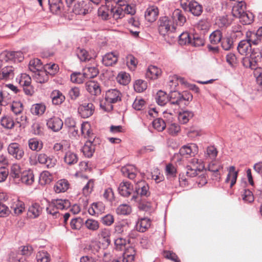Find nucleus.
I'll return each mask as SVG.
<instances>
[{
    "instance_id": "1",
    "label": "nucleus",
    "mask_w": 262,
    "mask_h": 262,
    "mask_svg": "<svg viewBox=\"0 0 262 262\" xmlns=\"http://www.w3.org/2000/svg\"><path fill=\"white\" fill-rule=\"evenodd\" d=\"M177 85L176 77L170 76L169 81L166 85V92H165V95L168 92L167 100L165 102V106L171 107L172 110L168 111L167 108L165 110V115L168 114L172 116L173 113L179 107L187 106L192 100L193 96L191 93L184 91L180 93L177 91L176 90Z\"/></svg>"
},
{
    "instance_id": "2",
    "label": "nucleus",
    "mask_w": 262,
    "mask_h": 262,
    "mask_svg": "<svg viewBox=\"0 0 262 262\" xmlns=\"http://www.w3.org/2000/svg\"><path fill=\"white\" fill-rule=\"evenodd\" d=\"M204 168V165L201 160L194 158L190 165L185 168L184 173L179 175V181L181 186H186L188 185V178H193L199 174Z\"/></svg>"
},
{
    "instance_id": "3",
    "label": "nucleus",
    "mask_w": 262,
    "mask_h": 262,
    "mask_svg": "<svg viewBox=\"0 0 262 262\" xmlns=\"http://www.w3.org/2000/svg\"><path fill=\"white\" fill-rule=\"evenodd\" d=\"M259 57H256L254 55L251 58H243V65L246 68H250L254 70V75L256 79L258 85L262 89V68L259 67Z\"/></svg>"
},
{
    "instance_id": "4",
    "label": "nucleus",
    "mask_w": 262,
    "mask_h": 262,
    "mask_svg": "<svg viewBox=\"0 0 262 262\" xmlns=\"http://www.w3.org/2000/svg\"><path fill=\"white\" fill-rule=\"evenodd\" d=\"M13 210L15 214L19 215L25 210V204L22 202L18 200L14 202L11 206V210L5 205L0 202V217H6L8 216Z\"/></svg>"
},
{
    "instance_id": "5",
    "label": "nucleus",
    "mask_w": 262,
    "mask_h": 262,
    "mask_svg": "<svg viewBox=\"0 0 262 262\" xmlns=\"http://www.w3.org/2000/svg\"><path fill=\"white\" fill-rule=\"evenodd\" d=\"M150 194L148 185L145 181L138 182L135 186V191L130 200L134 202H140L142 197H147Z\"/></svg>"
},
{
    "instance_id": "6",
    "label": "nucleus",
    "mask_w": 262,
    "mask_h": 262,
    "mask_svg": "<svg viewBox=\"0 0 262 262\" xmlns=\"http://www.w3.org/2000/svg\"><path fill=\"white\" fill-rule=\"evenodd\" d=\"M106 111H112L113 103H117L121 100V93L117 89H111L106 92L105 96Z\"/></svg>"
},
{
    "instance_id": "7",
    "label": "nucleus",
    "mask_w": 262,
    "mask_h": 262,
    "mask_svg": "<svg viewBox=\"0 0 262 262\" xmlns=\"http://www.w3.org/2000/svg\"><path fill=\"white\" fill-rule=\"evenodd\" d=\"M92 10V4L88 1L76 3L73 8V12L76 15H85Z\"/></svg>"
},
{
    "instance_id": "8",
    "label": "nucleus",
    "mask_w": 262,
    "mask_h": 262,
    "mask_svg": "<svg viewBox=\"0 0 262 262\" xmlns=\"http://www.w3.org/2000/svg\"><path fill=\"white\" fill-rule=\"evenodd\" d=\"M8 154L16 160H20L24 156V150L21 146L16 143L12 142L7 147Z\"/></svg>"
},
{
    "instance_id": "9",
    "label": "nucleus",
    "mask_w": 262,
    "mask_h": 262,
    "mask_svg": "<svg viewBox=\"0 0 262 262\" xmlns=\"http://www.w3.org/2000/svg\"><path fill=\"white\" fill-rule=\"evenodd\" d=\"M95 111V106L92 103L83 102L78 108L79 115L83 118H88L91 116Z\"/></svg>"
},
{
    "instance_id": "10",
    "label": "nucleus",
    "mask_w": 262,
    "mask_h": 262,
    "mask_svg": "<svg viewBox=\"0 0 262 262\" xmlns=\"http://www.w3.org/2000/svg\"><path fill=\"white\" fill-rule=\"evenodd\" d=\"M135 249L130 247L126 249L121 256L113 259L111 262H135Z\"/></svg>"
},
{
    "instance_id": "11",
    "label": "nucleus",
    "mask_w": 262,
    "mask_h": 262,
    "mask_svg": "<svg viewBox=\"0 0 262 262\" xmlns=\"http://www.w3.org/2000/svg\"><path fill=\"white\" fill-rule=\"evenodd\" d=\"M37 162L48 168H51L55 166L57 160L53 156H48L45 153H40L37 155Z\"/></svg>"
},
{
    "instance_id": "12",
    "label": "nucleus",
    "mask_w": 262,
    "mask_h": 262,
    "mask_svg": "<svg viewBox=\"0 0 262 262\" xmlns=\"http://www.w3.org/2000/svg\"><path fill=\"white\" fill-rule=\"evenodd\" d=\"M198 152V147L194 143L183 145L179 150L180 155L185 158L194 156Z\"/></svg>"
},
{
    "instance_id": "13",
    "label": "nucleus",
    "mask_w": 262,
    "mask_h": 262,
    "mask_svg": "<svg viewBox=\"0 0 262 262\" xmlns=\"http://www.w3.org/2000/svg\"><path fill=\"white\" fill-rule=\"evenodd\" d=\"M247 39L241 40L238 45L237 49L241 55H247L251 52V44H252L251 40H250V34L248 32L246 34Z\"/></svg>"
},
{
    "instance_id": "14",
    "label": "nucleus",
    "mask_w": 262,
    "mask_h": 262,
    "mask_svg": "<svg viewBox=\"0 0 262 262\" xmlns=\"http://www.w3.org/2000/svg\"><path fill=\"white\" fill-rule=\"evenodd\" d=\"M70 206V202L68 200H53L49 203V208L48 209V211L51 213V208H56L57 210H63L68 209Z\"/></svg>"
},
{
    "instance_id": "15",
    "label": "nucleus",
    "mask_w": 262,
    "mask_h": 262,
    "mask_svg": "<svg viewBox=\"0 0 262 262\" xmlns=\"http://www.w3.org/2000/svg\"><path fill=\"white\" fill-rule=\"evenodd\" d=\"M133 186L128 182H123L121 183L118 187V191L120 194L124 197H128L133 193Z\"/></svg>"
},
{
    "instance_id": "16",
    "label": "nucleus",
    "mask_w": 262,
    "mask_h": 262,
    "mask_svg": "<svg viewBox=\"0 0 262 262\" xmlns=\"http://www.w3.org/2000/svg\"><path fill=\"white\" fill-rule=\"evenodd\" d=\"M15 68L11 66H7L0 70V80H8L13 79L14 76Z\"/></svg>"
},
{
    "instance_id": "17",
    "label": "nucleus",
    "mask_w": 262,
    "mask_h": 262,
    "mask_svg": "<svg viewBox=\"0 0 262 262\" xmlns=\"http://www.w3.org/2000/svg\"><path fill=\"white\" fill-rule=\"evenodd\" d=\"M85 88L87 91L92 95L98 96L101 92L100 84L95 81H90L85 83Z\"/></svg>"
},
{
    "instance_id": "18",
    "label": "nucleus",
    "mask_w": 262,
    "mask_h": 262,
    "mask_svg": "<svg viewBox=\"0 0 262 262\" xmlns=\"http://www.w3.org/2000/svg\"><path fill=\"white\" fill-rule=\"evenodd\" d=\"M47 125L53 131L58 132L62 127L63 122L59 118L53 117L47 120Z\"/></svg>"
},
{
    "instance_id": "19",
    "label": "nucleus",
    "mask_w": 262,
    "mask_h": 262,
    "mask_svg": "<svg viewBox=\"0 0 262 262\" xmlns=\"http://www.w3.org/2000/svg\"><path fill=\"white\" fill-rule=\"evenodd\" d=\"M23 172L21 167L18 164H13L10 169V178L14 180L16 183H19V178Z\"/></svg>"
},
{
    "instance_id": "20",
    "label": "nucleus",
    "mask_w": 262,
    "mask_h": 262,
    "mask_svg": "<svg viewBox=\"0 0 262 262\" xmlns=\"http://www.w3.org/2000/svg\"><path fill=\"white\" fill-rule=\"evenodd\" d=\"M113 8L108 5H102L98 10V15L103 20H107L111 17Z\"/></svg>"
},
{
    "instance_id": "21",
    "label": "nucleus",
    "mask_w": 262,
    "mask_h": 262,
    "mask_svg": "<svg viewBox=\"0 0 262 262\" xmlns=\"http://www.w3.org/2000/svg\"><path fill=\"white\" fill-rule=\"evenodd\" d=\"M118 55L115 52L106 53L102 57V63L106 67L112 66L118 61Z\"/></svg>"
},
{
    "instance_id": "22",
    "label": "nucleus",
    "mask_w": 262,
    "mask_h": 262,
    "mask_svg": "<svg viewBox=\"0 0 262 262\" xmlns=\"http://www.w3.org/2000/svg\"><path fill=\"white\" fill-rule=\"evenodd\" d=\"M158 9L155 6L149 7L145 12V18L149 22H153L157 18Z\"/></svg>"
},
{
    "instance_id": "23",
    "label": "nucleus",
    "mask_w": 262,
    "mask_h": 262,
    "mask_svg": "<svg viewBox=\"0 0 262 262\" xmlns=\"http://www.w3.org/2000/svg\"><path fill=\"white\" fill-rule=\"evenodd\" d=\"M34 181V176L33 171L31 170H23L19 178V182H21L26 185H31Z\"/></svg>"
},
{
    "instance_id": "24",
    "label": "nucleus",
    "mask_w": 262,
    "mask_h": 262,
    "mask_svg": "<svg viewBox=\"0 0 262 262\" xmlns=\"http://www.w3.org/2000/svg\"><path fill=\"white\" fill-rule=\"evenodd\" d=\"M246 5L245 2L241 1L236 2L233 6L232 14L235 17L239 16L240 14H243L246 10Z\"/></svg>"
},
{
    "instance_id": "25",
    "label": "nucleus",
    "mask_w": 262,
    "mask_h": 262,
    "mask_svg": "<svg viewBox=\"0 0 262 262\" xmlns=\"http://www.w3.org/2000/svg\"><path fill=\"white\" fill-rule=\"evenodd\" d=\"M237 171H235L234 166H230L228 169V173L225 180L226 183L230 184V188L235 184L237 180Z\"/></svg>"
},
{
    "instance_id": "26",
    "label": "nucleus",
    "mask_w": 262,
    "mask_h": 262,
    "mask_svg": "<svg viewBox=\"0 0 262 262\" xmlns=\"http://www.w3.org/2000/svg\"><path fill=\"white\" fill-rule=\"evenodd\" d=\"M118 6L123 7L124 12L127 14L133 15L135 13V8L128 4V0H114Z\"/></svg>"
},
{
    "instance_id": "27",
    "label": "nucleus",
    "mask_w": 262,
    "mask_h": 262,
    "mask_svg": "<svg viewBox=\"0 0 262 262\" xmlns=\"http://www.w3.org/2000/svg\"><path fill=\"white\" fill-rule=\"evenodd\" d=\"M170 37L172 38L179 37V42L181 45H185L187 43L191 44V36L187 32H183L180 35L174 34L170 36Z\"/></svg>"
},
{
    "instance_id": "28",
    "label": "nucleus",
    "mask_w": 262,
    "mask_h": 262,
    "mask_svg": "<svg viewBox=\"0 0 262 262\" xmlns=\"http://www.w3.org/2000/svg\"><path fill=\"white\" fill-rule=\"evenodd\" d=\"M193 115L194 114L192 111L183 110L179 113L178 119L181 123L186 124L193 117Z\"/></svg>"
},
{
    "instance_id": "29",
    "label": "nucleus",
    "mask_w": 262,
    "mask_h": 262,
    "mask_svg": "<svg viewBox=\"0 0 262 262\" xmlns=\"http://www.w3.org/2000/svg\"><path fill=\"white\" fill-rule=\"evenodd\" d=\"M121 171L124 176L130 179H134L136 177L137 170L134 165H128L124 166L121 168Z\"/></svg>"
},
{
    "instance_id": "30",
    "label": "nucleus",
    "mask_w": 262,
    "mask_h": 262,
    "mask_svg": "<svg viewBox=\"0 0 262 262\" xmlns=\"http://www.w3.org/2000/svg\"><path fill=\"white\" fill-rule=\"evenodd\" d=\"M236 17L239 18V21L243 25H250L253 23L254 20V15L252 13L246 11L243 14L239 15Z\"/></svg>"
},
{
    "instance_id": "31",
    "label": "nucleus",
    "mask_w": 262,
    "mask_h": 262,
    "mask_svg": "<svg viewBox=\"0 0 262 262\" xmlns=\"http://www.w3.org/2000/svg\"><path fill=\"white\" fill-rule=\"evenodd\" d=\"M250 34V40L254 45H258L262 40V26L259 27L258 30L255 32H249Z\"/></svg>"
},
{
    "instance_id": "32",
    "label": "nucleus",
    "mask_w": 262,
    "mask_h": 262,
    "mask_svg": "<svg viewBox=\"0 0 262 262\" xmlns=\"http://www.w3.org/2000/svg\"><path fill=\"white\" fill-rule=\"evenodd\" d=\"M150 224L151 221L149 219H141L136 224V230L139 232H144L150 226Z\"/></svg>"
},
{
    "instance_id": "33",
    "label": "nucleus",
    "mask_w": 262,
    "mask_h": 262,
    "mask_svg": "<svg viewBox=\"0 0 262 262\" xmlns=\"http://www.w3.org/2000/svg\"><path fill=\"white\" fill-rule=\"evenodd\" d=\"M51 98L53 104L55 105H60L65 100L64 96L60 91L57 90L53 91L51 94Z\"/></svg>"
},
{
    "instance_id": "34",
    "label": "nucleus",
    "mask_w": 262,
    "mask_h": 262,
    "mask_svg": "<svg viewBox=\"0 0 262 262\" xmlns=\"http://www.w3.org/2000/svg\"><path fill=\"white\" fill-rule=\"evenodd\" d=\"M69 187V183L67 180L61 179L58 180L55 184L54 189L56 193L64 192Z\"/></svg>"
},
{
    "instance_id": "35",
    "label": "nucleus",
    "mask_w": 262,
    "mask_h": 262,
    "mask_svg": "<svg viewBox=\"0 0 262 262\" xmlns=\"http://www.w3.org/2000/svg\"><path fill=\"white\" fill-rule=\"evenodd\" d=\"M202 6L199 3L195 1H191L189 2L188 12H190L194 16H199L202 14Z\"/></svg>"
},
{
    "instance_id": "36",
    "label": "nucleus",
    "mask_w": 262,
    "mask_h": 262,
    "mask_svg": "<svg viewBox=\"0 0 262 262\" xmlns=\"http://www.w3.org/2000/svg\"><path fill=\"white\" fill-rule=\"evenodd\" d=\"M222 169H223V166L215 161L211 162L208 165V170L213 173V176L216 180L220 178L219 171Z\"/></svg>"
},
{
    "instance_id": "37",
    "label": "nucleus",
    "mask_w": 262,
    "mask_h": 262,
    "mask_svg": "<svg viewBox=\"0 0 262 262\" xmlns=\"http://www.w3.org/2000/svg\"><path fill=\"white\" fill-rule=\"evenodd\" d=\"M83 73L85 78L90 79L96 77L98 74L99 71L94 66H88L83 69Z\"/></svg>"
},
{
    "instance_id": "38",
    "label": "nucleus",
    "mask_w": 262,
    "mask_h": 262,
    "mask_svg": "<svg viewBox=\"0 0 262 262\" xmlns=\"http://www.w3.org/2000/svg\"><path fill=\"white\" fill-rule=\"evenodd\" d=\"M95 151V145L93 143L89 141H87L82 148V152L85 157L91 158Z\"/></svg>"
},
{
    "instance_id": "39",
    "label": "nucleus",
    "mask_w": 262,
    "mask_h": 262,
    "mask_svg": "<svg viewBox=\"0 0 262 262\" xmlns=\"http://www.w3.org/2000/svg\"><path fill=\"white\" fill-rule=\"evenodd\" d=\"M104 206L101 202L93 203L88 209L90 214L94 215L98 214L104 210Z\"/></svg>"
},
{
    "instance_id": "40",
    "label": "nucleus",
    "mask_w": 262,
    "mask_h": 262,
    "mask_svg": "<svg viewBox=\"0 0 262 262\" xmlns=\"http://www.w3.org/2000/svg\"><path fill=\"white\" fill-rule=\"evenodd\" d=\"M8 60H13L14 62H20L24 58L23 54L20 51H5Z\"/></svg>"
},
{
    "instance_id": "41",
    "label": "nucleus",
    "mask_w": 262,
    "mask_h": 262,
    "mask_svg": "<svg viewBox=\"0 0 262 262\" xmlns=\"http://www.w3.org/2000/svg\"><path fill=\"white\" fill-rule=\"evenodd\" d=\"M161 74V70L159 69L157 67L155 66H150L146 73V77L150 79H155L158 77Z\"/></svg>"
},
{
    "instance_id": "42",
    "label": "nucleus",
    "mask_w": 262,
    "mask_h": 262,
    "mask_svg": "<svg viewBox=\"0 0 262 262\" xmlns=\"http://www.w3.org/2000/svg\"><path fill=\"white\" fill-rule=\"evenodd\" d=\"M223 38L222 32L220 30L213 31L209 35V41L212 45H216L220 43Z\"/></svg>"
},
{
    "instance_id": "43",
    "label": "nucleus",
    "mask_w": 262,
    "mask_h": 262,
    "mask_svg": "<svg viewBox=\"0 0 262 262\" xmlns=\"http://www.w3.org/2000/svg\"><path fill=\"white\" fill-rule=\"evenodd\" d=\"M43 68L40 59L38 58L33 59L30 61L29 64V69L33 73H35L42 70Z\"/></svg>"
},
{
    "instance_id": "44",
    "label": "nucleus",
    "mask_w": 262,
    "mask_h": 262,
    "mask_svg": "<svg viewBox=\"0 0 262 262\" xmlns=\"http://www.w3.org/2000/svg\"><path fill=\"white\" fill-rule=\"evenodd\" d=\"M41 212V208L37 203L32 204L28 209V215L31 218L38 217Z\"/></svg>"
},
{
    "instance_id": "45",
    "label": "nucleus",
    "mask_w": 262,
    "mask_h": 262,
    "mask_svg": "<svg viewBox=\"0 0 262 262\" xmlns=\"http://www.w3.org/2000/svg\"><path fill=\"white\" fill-rule=\"evenodd\" d=\"M78 158L76 154L71 151L66 152L64 157V161L68 165H74L78 162Z\"/></svg>"
},
{
    "instance_id": "46",
    "label": "nucleus",
    "mask_w": 262,
    "mask_h": 262,
    "mask_svg": "<svg viewBox=\"0 0 262 262\" xmlns=\"http://www.w3.org/2000/svg\"><path fill=\"white\" fill-rule=\"evenodd\" d=\"M236 39L232 36H227L221 40V46L222 48L225 51L230 50L233 46V42Z\"/></svg>"
},
{
    "instance_id": "47",
    "label": "nucleus",
    "mask_w": 262,
    "mask_h": 262,
    "mask_svg": "<svg viewBox=\"0 0 262 262\" xmlns=\"http://www.w3.org/2000/svg\"><path fill=\"white\" fill-rule=\"evenodd\" d=\"M28 146L30 149L33 151H39L43 146L41 141L36 138H32L28 141Z\"/></svg>"
},
{
    "instance_id": "48",
    "label": "nucleus",
    "mask_w": 262,
    "mask_h": 262,
    "mask_svg": "<svg viewBox=\"0 0 262 262\" xmlns=\"http://www.w3.org/2000/svg\"><path fill=\"white\" fill-rule=\"evenodd\" d=\"M37 262H50L51 257L49 253L45 250H39L36 254Z\"/></svg>"
},
{
    "instance_id": "49",
    "label": "nucleus",
    "mask_w": 262,
    "mask_h": 262,
    "mask_svg": "<svg viewBox=\"0 0 262 262\" xmlns=\"http://www.w3.org/2000/svg\"><path fill=\"white\" fill-rule=\"evenodd\" d=\"M98 236L103 239V241L107 244V245L111 243V230L108 228H102L99 233Z\"/></svg>"
},
{
    "instance_id": "50",
    "label": "nucleus",
    "mask_w": 262,
    "mask_h": 262,
    "mask_svg": "<svg viewBox=\"0 0 262 262\" xmlns=\"http://www.w3.org/2000/svg\"><path fill=\"white\" fill-rule=\"evenodd\" d=\"M165 170L168 179L172 180L173 179L176 177L177 169L173 164H167L166 165Z\"/></svg>"
},
{
    "instance_id": "51",
    "label": "nucleus",
    "mask_w": 262,
    "mask_h": 262,
    "mask_svg": "<svg viewBox=\"0 0 262 262\" xmlns=\"http://www.w3.org/2000/svg\"><path fill=\"white\" fill-rule=\"evenodd\" d=\"M16 81L22 86L31 84L30 76L26 73L21 74L18 77L16 78Z\"/></svg>"
},
{
    "instance_id": "52",
    "label": "nucleus",
    "mask_w": 262,
    "mask_h": 262,
    "mask_svg": "<svg viewBox=\"0 0 262 262\" xmlns=\"http://www.w3.org/2000/svg\"><path fill=\"white\" fill-rule=\"evenodd\" d=\"M1 125L5 128L11 129L14 125L13 119L9 116H4L1 119Z\"/></svg>"
},
{
    "instance_id": "53",
    "label": "nucleus",
    "mask_w": 262,
    "mask_h": 262,
    "mask_svg": "<svg viewBox=\"0 0 262 262\" xmlns=\"http://www.w3.org/2000/svg\"><path fill=\"white\" fill-rule=\"evenodd\" d=\"M46 110L45 105L40 103L33 104L31 108V112L33 115H40L44 113Z\"/></svg>"
},
{
    "instance_id": "54",
    "label": "nucleus",
    "mask_w": 262,
    "mask_h": 262,
    "mask_svg": "<svg viewBox=\"0 0 262 262\" xmlns=\"http://www.w3.org/2000/svg\"><path fill=\"white\" fill-rule=\"evenodd\" d=\"M116 212L118 215H126L132 212L131 207L127 204H121L116 209Z\"/></svg>"
},
{
    "instance_id": "55",
    "label": "nucleus",
    "mask_w": 262,
    "mask_h": 262,
    "mask_svg": "<svg viewBox=\"0 0 262 262\" xmlns=\"http://www.w3.org/2000/svg\"><path fill=\"white\" fill-rule=\"evenodd\" d=\"M34 73L33 76L37 83H44L48 79L47 74L45 71L41 70Z\"/></svg>"
},
{
    "instance_id": "56",
    "label": "nucleus",
    "mask_w": 262,
    "mask_h": 262,
    "mask_svg": "<svg viewBox=\"0 0 262 262\" xmlns=\"http://www.w3.org/2000/svg\"><path fill=\"white\" fill-rule=\"evenodd\" d=\"M117 5L111 4V8H113L111 17L112 16L116 19L121 18L122 16L123 12H124L123 7L119 6L116 8Z\"/></svg>"
},
{
    "instance_id": "57",
    "label": "nucleus",
    "mask_w": 262,
    "mask_h": 262,
    "mask_svg": "<svg viewBox=\"0 0 262 262\" xmlns=\"http://www.w3.org/2000/svg\"><path fill=\"white\" fill-rule=\"evenodd\" d=\"M49 4L53 13H57L62 6L61 0H49Z\"/></svg>"
},
{
    "instance_id": "58",
    "label": "nucleus",
    "mask_w": 262,
    "mask_h": 262,
    "mask_svg": "<svg viewBox=\"0 0 262 262\" xmlns=\"http://www.w3.org/2000/svg\"><path fill=\"white\" fill-rule=\"evenodd\" d=\"M191 44L195 47H200L204 45L205 39L204 36L197 34L192 35Z\"/></svg>"
},
{
    "instance_id": "59",
    "label": "nucleus",
    "mask_w": 262,
    "mask_h": 262,
    "mask_svg": "<svg viewBox=\"0 0 262 262\" xmlns=\"http://www.w3.org/2000/svg\"><path fill=\"white\" fill-rule=\"evenodd\" d=\"M86 227L90 230L95 231L99 228V222L95 220L89 219L85 222Z\"/></svg>"
},
{
    "instance_id": "60",
    "label": "nucleus",
    "mask_w": 262,
    "mask_h": 262,
    "mask_svg": "<svg viewBox=\"0 0 262 262\" xmlns=\"http://www.w3.org/2000/svg\"><path fill=\"white\" fill-rule=\"evenodd\" d=\"M243 27L239 25H236L232 26L231 36H232L235 39L237 38H240L243 35Z\"/></svg>"
},
{
    "instance_id": "61",
    "label": "nucleus",
    "mask_w": 262,
    "mask_h": 262,
    "mask_svg": "<svg viewBox=\"0 0 262 262\" xmlns=\"http://www.w3.org/2000/svg\"><path fill=\"white\" fill-rule=\"evenodd\" d=\"M147 82L143 80H137L134 84L135 90L138 92L141 93L147 89Z\"/></svg>"
},
{
    "instance_id": "62",
    "label": "nucleus",
    "mask_w": 262,
    "mask_h": 262,
    "mask_svg": "<svg viewBox=\"0 0 262 262\" xmlns=\"http://www.w3.org/2000/svg\"><path fill=\"white\" fill-rule=\"evenodd\" d=\"M174 19H177V24L182 26L186 21V18L179 9H176L173 13Z\"/></svg>"
},
{
    "instance_id": "63",
    "label": "nucleus",
    "mask_w": 262,
    "mask_h": 262,
    "mask_svg": "<svg viewBox=\"0 0 262 262\" xmlns=\"http://www.w3.org/2000/svg\"><path fill=\"white\" fill-rule=\"evenodd\" d=\"M85 77L83 73L80 72L73 73L71 75V80L73 83L80 84L84 82Z\"/></svg>"
},
{
    "instance_id": "64",
    "label": "nucleus",
    "mask_w": 262,
    "mask_h": 262,
    "mask_svg": "<svg viewBox=\"0 0 262 262\" xmlns=\"http://www.w3.org/2000/svg\"><path fill=\"white\" fill-rule=\"evenodd\" d=\"M76 55L81 61H85L90 58L88 52L85 50L80 48L77 49Z\"/></svg>"
}]
</instances>
